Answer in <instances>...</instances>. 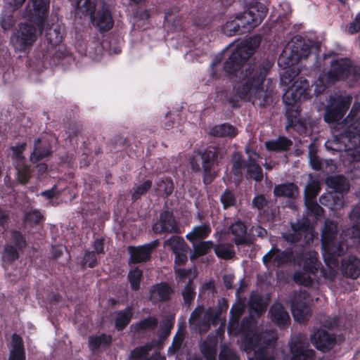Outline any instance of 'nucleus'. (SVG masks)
<instances>
[{
    "instance_id": "nucleus-15",
    "label": "nucleus",
    "mask_w": 360,
    "mask_h": 360,
    "mask_svg": "<svg viewBox=\"0 0 360 360\" xmlns=\"http://www.w3.org/2000/svg\"><path fill=\"white\" fill-rule=\"evenodd\" d=\"M160 245L158 239H155L143 245L129 246L128 250L130 255V261L132 264H139L150 259L151 253Z\"/></svg>"
},
{
    "instance_id": "nucleus-57",
    "label": "nucleus",
    "mask_w": 360,
    "mask_h": 360,
    "mask_svg": "<svg viewBox=\"0 0 360 360\" xmlns=\"http://www.w3.org/2000/svg\"><path fill=\"white\" fill-rule=\"evenodd\" d=\"M286 105V111L285 116L287 118V124H289L293 121L299 120L302 118L300 117V107L297 104L293 105Z\"/></svg>"
},
{
    "instance_id": "nucleus-27",
    "label": "nucleus",
    "mask_w": 360,
    "mask_h": 360,
    "mask_svg": "<svg viewBox=\"0 0 360 360\" xmlns=\"http://www.w3.org/2000/svg\"><path fill=\"white\" fill-rule=\"evenodd\" d=\"M134 314L132 305L117 312L114 319V327L117 331L124 330L130 323Z\"/></svg>"
},
{
    "instance_id": "nucleus-35",
    "label": "nucleus",
    "mask_w": 360,
    "mask_h": 360,
    "mask_svg": "<svg viewBox=\"0 0 360 360\" xmlns=\"http://www.w3.org/2000/svg\"><path fill=\"white\" fill-rule=\"evenodd\" d=\"M210 134L214 137L233 138L238 134V129L229 123L215 125L210 129Z\"/></svg>"
},
{
    "instance_id": "nucleus-5",
    "label": "nucleus",
    "mask_w": 360,
    "mask_h": 360,
    "mask_svg": "<svg viewBox=\"0 0 360 360\" xmlns=\"http://www.w3.org/2000/svg\"><path fill=\"white\" fill-rule=\"evenodd\" d=\"M42 32L33 23L20 22L11 36V44L15 51L28 53L37 39V33Z\"/></svg>"
},
{
    "instance_id": "nucleus-49",
    "label": "nucleus",
    "mask_w": 360,
    "mask_h": 360,
    "mask_svg": "<svg viewBox=\"0 0 360 360\" xmlns=\"http://www.w3.org/2000/svg\"><path fill=\"white\" fill-rule=\"evenodd\" d=\"M153 182L151 180L147 179L142 184L134 186L131 193V199L134 202L141 199V197L146 195L148 191L152 188Z\"/></svg>"
},
{
    "instance_id": "nucleus-36",
    "label": "nucleus",
    "mask_w": 360,
    "mask_h": 360,
    "mask_svg": "<svg viewBox=\"0 0 360 360\" xmlns=\"http://www.w3.org/2000/svg\"><path fill=\"white\" fill-rule=\"evenodd\" d=\"M300 58L295 53H292V49H285L279 56L278 64L283 69H286L297 65L300 61Z\"/></svg>"
},
{
    "instance_id": "nucleus-23",
    "label": "nucleus",
    "mask_w": 360,
    "mask_h": 360,
    "mask_svg": "<svg viewBox=\"0 0 360 360\" xmlns=\"http://www.w3.org/2000/svg\"><path fill=\"white\" fill-rule=\"evenodd\" d=\"M112 340V336L110 334L103 333L99 335H92L89 337V348L92 353H96L100 349L105 351L111 347Z\"/></svg>"
},
{
    "instance_id": "nucleus-41",
    "label": "nucleus",
    "mask_w": 360,
    "mask_h": 360,
    "mask_svg": "<svg viewBox=\"0 0 360 360\" xmlns=\"http://www.w3.org/2000/svg\"><path fill=\"white\" fill-rule=\"evenodd\" d=\"M163 245L165 247H169L172 254L179 251L184 252V249H190L184 238L179 236H172L169 239L164 241Z\"/></svg>"
},
{
    "instance_id": "nucleus-13",
    "label": "nucleus",
    "mask_w": 360,
    "mask_h": 360,
    "mask_svg": "<svg viewBox=\"0 0 360 360\" xmlns=\"http://www.w3.org/2000/svg\"><path fill=\"white\" fill-rule=\"evenodd\" d=\"M153 231L158 233H180L181 230L176 224L173 211L163 210L160 214L159 219L153 224Z\"/></svg>"
},
{
    "instance_id": "nucleus-52",
    "label": "nucleus",
    "mask_w": 360,
    "mask_h": 360,
    "mask_svg": "<svg viewBox=\"0 0 360 360\" xmlns=\"http://www.w3.org/2000/svg\"><path fill=\"white\" fill-rule=\"evenodd\" d=\"M307 214L318 219L323 214V209L317 203L316 200H305Z\"/></svg>"
},
{
    "instance_id": "nucleus-55",
    "label": "nucleus",
    "mask_w": 360,
    "mask_h": 360,
    "mask_svg": "<svg viewBox=\"0 0 360 360\" xmlns=\"http://www.w3.org/2000/svg\"><path fill=\"white\" fill-rule=\"evenodd\" d=\"M152 349L153 345L149 343H146L143 346L137 347L134 349L131 352V357L136 360L142 358H146L144 360H150L149 358L146 357Z\"/></svg>"
},
{
    "instance_id": "nucleus-9",
    "label": "nucleus",
    "mask_w": 360,
    "mask_h": 360,
    "mask_svg": "<svg viewBox=\"0 0 360 360\" xmlns=\"http://www.w3.org/2000/svg\"><path fill=\"white\" fill-rule=\"evenodd\" d=\"M311 85L306 78L298 77L283 96L285 105L298 104L302 100L311 97Z\"/></svg>"
},
{
    "instance_id": "nucleus-32",
    "label": "nucleus",
    "mask_w": 360,
    "mask_h": 360,
    "mask_svg": "<svg viewBox=\"0 0 360 360\" xmlns=\"http://www.w3.org/2000/svg\"><path fill=\"white\" fill-rule=\"evenodd\" d=\"M65 34V29L59 25H52L46 30L45 37L47 43L51 47L60 44Z\"/></svg>"
},
{
    "instance_id": "nucleus-47",
    "label": "nucleus",
    "mask_w": 360,
    "mask_h": 360,
    "mask_svg": "<svg viewBox=\"0 0 360 360\" xmlns=\"http://www.w3.org/2000/svg\"><path fill=\"white\" fill-rule=\"evenodd\" d=\"M318 271L313 274V276H316ZM312 274L309 272H306L304 270L302 271H296L293 274L292 278L294 281L299 284L304 285L305 287H310L314 284L313 278L310 276Z\"/></svg>"
},
{
    "instance_id": "nucleus-58",
    "label": "nucleus",
    "mask_w": 360,
    "mask_h": 360,
    "mask_svg": "<svg viewBox=\"0 0 360 360\" xmlns=\"http://www.w3.org/2000/svg\"><path fill=\"white\" fill-rule=\"evenodd\" d=\"M320 191V186L318 182L312 181L305 188V200H316Z\"/></svg>"
},
{
    "instance_id": "nucleus-44",
    "label": "nucleus",
    "mask_w": 360,
    "mask_h": 360,
    "mask_svg": "<svg viewBox=\"0 0 360 360\" xmlns=\"http://www.w3.org/2000/svg\"><path fill=\"white\" fill-rule=\"evenodd\" d=\"M143 276V271L137 266L129 271L127 279L133 291H138L140 289Z\"/></svg>"
},
{
    "instance_id": "nucleus-14",
    "label": "nucleus",
    "mask_w": 360,
    "mask_h": 360,
    "mask_svg": "<svg viewBox=\"0 0 360 360\" xmlns=\"http://www.w3.org/2000/svg\"><path fill=\"white\" fill-rule=\"evenodd\" d=\"M199 155L202 160L203 182L205 184H210L214 179V176L211 174V171L218 164L219 152L216 148L210 147L204 151H200Z\"/></svg>"
},
{
    "instance_id": "nucleus-39",
    "label": "nucleus",
    "mask_w": 360,
    "mask_h": 360,
    "mask_svg": "<svg viewBox=\"0 0 360 360\" xmlns=\"http://www.w3.org/2000/svg\"><path fill=\"white\" fill-rule=\"evenodd\" d=\"M158 326V319L153 316H149L139 322L131 326V328H134L135 331L143 333L146 330L152 331Z\"/></svg>"
},
{
    "instance_id": "nucleus-63",
    "label": "nucleus",
    "mask_w": 360,
    "mask_h": 360,
    "mask_svg": "<svg viewBox=\"0 0 360 360\" xmlns=\"http://www.w3.org/2000/svg\"><path fill=\"white\" fill-rule=\"evenodd\" d=\"M250 360H275V359L269 354L266 348L260 347L255 352V356L250 358Z\"/></svg>"
},
{
    "instance_id": "nucleus-21",
    "label": "nucleus",
    "mask_w": 360,
    "mask_h": 360,
    "mask_svg": "<svg viewBox=\"0 0 360 360\" xmlns=\"http://www.w3.org/2000/svg\"><path fill=\"white\" fill-rule=\"evenodd\" d=\"M290 353L292 354L290 360H314L315 352L308 348L300 340H295L290 344Z\"/></svg>"
},
{
    "instance_id": "nucleus-54",
    "label": "nucleus",
    "mask_w": 360,
    "mask_h": 360,
    "mask_svg": "<svg viewBox=\"0 0 360 360\" xmlns=\"http://www.w3.org/2000/svg\"><path fill=\"white\" fill-rule=\"evenodd\" d=\"M335 84H332L328 78H326V75L323 72L320 74L319 77L315 82V87L314 89V94L318 96L322 94L328 86L334 85Z\"/></svg>"
},
{
    "instance_id": "nucleus-8",
    "label": "nucleus",
    "mask_w": 360,
    "mask_h": 360,
    "mask_svg": "<svg viewBox=\"0 0 360 360\" xmlns=\"http://www.w3.org/2000/svg\"><path fill=\"white\" fill-rule=\"evenodd\" d=\"M324 73L326 75V78L332 84H335L341 80H346L351 76L354 79L360 77V73L358 72L357 68L347 58L332 60L329 70Z\"/></svg>"
},
{
    "instance_id": "nucleus-10",
    "label": "nucleus",
    "mask_w": 360,
    "mask_h": 360,
    "mask_svg": "<svg viewBox=\"0 0 360 360\" xmlns=\"http://www.w3.org/2000/svg\"><path fill=\"white\" fill-rule=\"evenodd\" d=\"M50 0H29L25 13L29 20L36 25L40 31L44 29L48 18Z\"/></svg>"
},
{
    "instance_id": "nucleus-37",
    "label": "nucleus",
    "mask_w": 360,
    "mask_h": 360,
    "mask_svg": "<svg viewBox=\"0 0 360 360\" xmlns=\"http://www.w3.org/2000/svg\"><path fill=\"white\" fill-rule=\"evenodd\" d=\"M212 232V228L209 222H205L201 225L193 227L192 231L187 233L186 238L193 242L195 240L207 238Z\"/></svg>"
},
{
    "instance_id": "nucleus-34",
    "label": "nucleus",
    "mask_w": 360,
    "mask_h": 360,
    "mask_svg": "<svg viewBox=\"0 0 360 360\" xmlns=\"http://www.w3.org/2000/svg\"><path fill=\"white\" fill-rule=\"evenodd\" d=\"M245 309V304L243 301L240 300L234 303L230 309V317L228 325L229 332L234 328H237L241 316Z\"/></svg>"
},
{
    "instance_id": "nucleus-62",
    "label": "nucleus",
    "mask_w": 360,
    "mask_h": 360,
    "mask_svg": "<svg viewBox=\"0 0 360 360\" xmlns=\"http://www.w3.org/2000/svg\"><path fill=\"white\" fill-rule=\"evenodd\" d=\"M43 219L44 216L37 210L27 212L25 216V221L30 223L32 226L39 224Z\"/></svg>"
},
{
    "instance_id": "nucleus-16",
    "label": "nucleus",
    "mask_w": 360,
    "mask_h": 360,
    "mask_svg": "<svg viewBox=\"0 0 360 360\" xmlns=\"http://www.w3.org/2000/svg\"><path fill=\"white\" fill-rule=\"evenodd\" d=\"M311 341L318 350L326 352L335 346L336 338L333 333L323 329H318L311 335Z\"/></svg>"
},
{
    "instance_id": "nucleus-1",
    "label": "nucleus",
    "mask_w": 360,
    "mask_h": 360,
    "mask_svg": "<svg viewBox=\"0 0 360 360\" xmlns=\"http://www.w3.org/2000/svg\"><path fill=\"white\" fill-rule=\"evenodd\" d=\"M274 61L268 58H254L243 72V83L238 88L241 97H248L254 105L260 108L269 106L274 102L271 91H264V82Z\"/></svg>"
},
{
    "instance_id": "nucleus-2",
    "label": "nucleus",
    "mask_w": 360,
    "mask_h": 360,
    "mask_svg": "<svg viewBox=\"0 0 360 360\" xmlns=\"http://www.w3.org/2000/svg\"><path fill=\"white\" fill-rule=\"evenodd\" d=\"M247 11L238 14L233 20L227 21L221 27L222 32L228 36L243 34L250 32L265 18L268 8L257 0L248 2Z\"/></svg>"
},
{
    "instance_id": "nucleus-4",
    "label": "nucleus",
    "mask_w": 360,
    "mask_h": 360,
    "mask_svg": "<svg viewBox=\"0 0 360 360\" xmlns=\"http://www.w3.org/2000/svg\"><path fill=\"white\" fill-rule=\"evenodd\" d=\"M248 159L245 160L241 153H235L232 158L233 173L236 176H242V170L247 169L245 177L257 182L263 180L264 174L261 166L257 162L259 155L249 148L245 149Z\"/></svg>"
},
{
    "instance_id": "nucleus-26",
    "label": "nucleus",
    "mask_w": 360,
    "mask_h": 360,
    "mask_svg": "<svg viewBox=\"0 0 360 360\" xmlns=\"http://www.w3.org/2000/svg\"><path fill=\"white\" fill-rule=\"evenodd\" d=\"M342 271L347 277L356 279L360 275V259L356 256H348L342 261Z\"/></svg>"
},
{
    "instance_id": "nucleus-33",
    "label": "nucleus",
    "mask_w": 360,
    "mask_h": 360,
    "mask_svg": "<svg viewBox=\"0 0 360 360\" xmlns=\"http://www.w3.org/2000/svg\"><path fill=\"white\" fill-rule=\"evenodd\" d=\"M298 193V187L294 183H285L276 185L274 188V195L276 198H287L294 199Z\"/></svg>"
},
{
    "instance_id": "nucleus-59",
    "label": "nucleus",
    "mask_w": 360,
    "mask_h": 360,
    "mask_svg": "<svg viewBox=\"0 0 360 360\" xmlns=\"http://www.w3.org/2000/svg\"><path fill=\"white\" fill-rule=\"evenodd\" d=\"M269 204V202L264 195L258 194L253 198L251 205L252 208L261 211L265 207H268Z\"/></svg>"
},
{
    "instance_id": "nucleus-64",
    "label": "nucleus",
    "mask_w": 360,
    "mask_h": 360,
    "mask_svg": "<svg viewBox=\"0 0 360 360\" xmlns=\"http://www.w3.org/2000/svg\"><path fill=\"white\" fill-rule=\"evenodd\" d=\"M346 31L351 35L360 32V11L356 15L354 20L347 25Z\"/></svg>"
},
{
    "instance_id": "nucleus-46",
    "label": "nucleus",
    "mask_w": 360,
    "mask_h": 360,
    "mask_svg": "<svg viewBox=\"0 0 360 360\" xmlns=\"http://www.w3.org/2000/svg\"><path fill=\"white\" fill-rule=\"evenodd\" d=\"M308 157L311 168L315 171H320L322 169L321 160L317 155V148L314 142L309 143Z\"/></svg>"
},
{
    "instance_id": "nucleus-43",
    "label": "nucleus",
    "mask_w": 360,
    "mask_h": 360,
    "mask_svg": "<svg viewBox=\"0 0 360 360\" xmlns=\"http://www.w3.org/2000/svg\"><path fill=\"white\" fill-rule=\"evenodd\" d=\"M15 168L17 171V180L18 181L22 184H27L31 176H32V169L30 165H27L24 162H15L14 163Z\"/></svg>"
},
{
    "instance_id": "nucleus-30",
    "label": "nucleus",
    "mask_w": 360,
    "mask_h": 360,
    "mask_svg": "<svg viewBox=\"0 0 360 360\" xmlns=\"http://www.w3.org/2000/svg\"><path fill=\"white\" fill-rule=\"evenodd\" d=\"M292 141L285 136H279L276 139L265 142V147L268 151L282 153L288 151L292 147Z\"/></svg>"
},
{
    "instance_id": "nucleus-24",
    "label": "nucleus",
    "mask_w": 360,
    "mask_h": 360,
    "mask_svg": "<svg viewBox=\"0 0 360 360\" xmlns=\"http://www.w3.org/2000/svg\"><path fill=\"white\" fill-rule=\"evenodd\" d=\"M231 233L234 236L233 242L236 245L250 243L247 237L248 227L245 222L239 219L231 223L229 226Z\"/></svg>"
},
{
    "instance_id": "nucleus-6",
    "label": "nucleus",
    "mask_w": 360,
    "mask_h": 360,
    "mask_svg": "<svg viewBox=\"0 0 360 360\" xmlns=\"http://www.w3.org/2000/svg\"><path fill=\"white\" fill-rule=\"evenodd\" d=\"M77 8L83 9L90 15L93 25L101 33L110 30L114 25L111 11L103 7L96 11V4L93 0H75Z\"/></svg>"
},
{
    "instance_id": "nucleus-50",
    "label": "nucleus",
    "mask_w": 360,
    "mask_h": 360,
    "mask_svg": "<svg viewBox=\"0 0 360 360\" xmlns=\"http://www.w3.org/2000/svg\"><path fill=\"white\" fill-rule=\"evenodd\" d=\"M259 344V339L257 336L254 335H245L242 340V347L244 351L248 354H250L253 352V355L255 356V352L257 351L259 348H257Z\"/></svg>"
},
{
    "instance_id": "nucleus-22",
    "label": "nucleus",
    "mask_w": 360,
    "mask_h": 360,
    "mask_svg": "<svg viewBox=\"0 0 360 360\" xmlns=\"http://www.w3.org/2000/svg\"><path fill=\"white\" fill-rule=\"evenodd\" d=\"M325 147L327 150L332 151L333 155L338 152L354 150L353 155L354 158L359 160V156L357 155V148L352 142L344 141L342 139V133H340L335 140H328L325 143Z\"/></svg>"
},
{
    "instance_id": "nucleus-19",
    "label": "nucleus",
    "mask_w": 360,
    "mask_h": 360,
    "mask_svg": "<svg viewBox=\"0 0 360 360\" xmlns=\"http://www.w3.org/2000/svg\"><path fill=\"white\" fill-rule=\"evenodd\" d=\"M174 294V290L171 285L165 281L155 283L150 289V300L153 302H168Z\"/></svg>"
},
{
    "instance_id": "nucleus-56",
    "label": "nucleus",
    "mask_w": 360,
    "mask_h": 360,
    "mask_svg": "<svg viewBox=\"0 0 360 360\" xmlns=\"http://www.w3.org/2000/svg\"><path fill=\"white\" fill-rule=\"evenodd\" d=\"M17 248L12 245H6L4 248L2 258L5 262L11 263L19 258V253Z\"/></svg>"
},
{
    "instance_id": "nucleus-28",
    "label": "nucleus",
    "mask_w": 360,
    "mask_h": 360,
    "mask_svg": "<svg viewBox=\"0 0 360 360\" xmlns=\"http://www.w3.org/2000/svg\"><path fill=\"white\" fill-rule=\"evenodd\" d=\"M174 184L170 176L158 177L155 183V191L163 198H168L174 192Z\"/></svg>"
},
{
    "instance_id": "nucleus-51",
    "label": "nucleus",
    "mask_w": 360,
    "mask_h": 360,
    "mask_svg": "<svg viewBox=\"0 0 360 360\" xmlns=\"http://www.w3.org/2000/svg\"><path fill=\"white\" fill-rule=\"evenodd\" d=\"M292 129L297 131L300 135L307 136L309 134L308 124L307 120L304 118H300L293 121L286 125V129L289 130Z\"/></svg>"
},
{
    "instance_id": "nucleus-42",
    "label": "nucleus",
    "mask_w": 360,
    "mask_h": 360,
    "mask_svg": "<svg viewBox=\"0 0 360 360\" xmlns=\"http://www.w3.org/2000/svg\"><path fill=\"white\" fill-rule=\"evenodd\" d=\"M326 182L328 186L337 193H342L347 192L349 190L346 178L342 175L328 177Z\"/></svg>"
},
{
    "instance_id": "nucleus-38",
    "label": "nucleus",
    "mask_w": 360,
    "mask_h": 360,
    "mask_svg": "<svg viewBox=\"0 0 360 360\" xmlns=\"http://www.w3.org/2000/svg\"><path fill=\"white\" fill-rule=\"evenodd\" d=\"M213 250L216 256L221 259H231L236 255L233 245L229 243H223L214 245Z\"/></svg>"
},
{
    "instance_id": "nucleus-53",
    "label": "nucleus",
    "mask_w": 360,
    "mask_h": 360,
    "mask_svg": "<svg viewBox=\"0 0 360 360\" xmlns=\"http://www.w3.org/2000/svg\"><path fill=\"white\" fill-rule=\"evenodd\" d=\"M200 352L206 360H216L217 349L215 344L205 341L200 345Z\"/></svg>"
},
{
    "instance_id": "nucleus-48",
    "label": "nucleus",
    "mask_w": 360,
    "mask_h": 360,
    "mask_svg": "<svg viewBox=\"0 0 360 360\" xmlns=\"http://www.w3.org/2000/svg\"><path fill=\"white\" fill-rule=\"evenodd\" d=\"M220 202L224 210L236 206L237 198L235 193L229 188H226L220 196Z\"/></svg>"
},
{
    "instance_id": "nucleus-7",
    "label": "nucleus",
    "mask_w": 360,
    "mask_h": 360,
    "mask_svg": "<svg viewBox=\"0 0 360 360\" xmlns=\"http://www.w3.org/2000/svg\"><path fill=\"white\" fill-rule=\"evenodd\" d=\"M255 49L249 42L238 45L224 63V71L229 76L236 75L253 55Z\"/></svg>"
},
{
    "instance_id": "nucleus-61",
    "label": "nucleus",
    "mask_w": 360,
    "mask_h": 360,
    "mask_svg": "<svg viewBox=\"0 0 360 360\" xmlns=\"http://www.w3.org/2000/svg\"><path fill=\"white\" fill-rule=\"evenodd\" d=\"M96 253L94 251L85 250L83 257V264H87L88 266L91 269L96 267L98 264V260L96 257Z\"/></svg>"
},
{
    "instance_id": "nucleus-12",
    "label": "nucleus",
    "mask_w": 360,
    "mask_h": 360,
    "mask_svg": "<svg viewBox=\"0 0 360 360\" xmlns=\"http://www.w3.org/2000/svg\"><path fill=\"white\" fill-rule=\"evenodd\" d=\"M291 311L294 319L304 321L311 316L309 294L307 290L295 292L290 298Z\"/></svg>"
},
{
    "instance_id": "nucleus-20",
    "label": "nucleus",
    "mask_w": 360,
    "mask_h": 360,
    "mask_svg": "<svg viewBox=\"0 0 360 360\" xmlns=\"http://www.w3.org/2000/svg\"><path fill=\"white\" fill-rule=\"evenodd\" d=\"M337 224L332 220H326L321 235L322 247L326 246V248H328V246H338L339 244H342L337 241Z\"/></svg>"
},
{
    "instance_id": "nucleus-3",
    "label": "nucleus",
    "mask_w": 360,
    "mask_h": 360,
    "mask_svg": "<svg viewBox=\"0 0 360 360\" xmlns=\"http://www.w3.org/2000/svg\"><path fill=\"white\" fill-rule=\"evenodd\" d=\"M275 250L274 264L278 268L293 263L302 266L306 272L314 274L321 266L318 252L307 250L302 245H293L284 250L275 245Z\"/></svg>"
},
{
    "instance_id": "nucleus-11",
    "label": "nucleus",
    "mask_w": 360,
    "mask_h": 360,
    "mask_svg": "<svg viewBox=\"0 0 360 360\" xmlns=\"http://www.w3.org/2000/svg\"><path fill=\"white\" fill-rule=\"evenodd\" d=\"M352 100L350 96H339L335 98L326 108L324 121L328 124L340 121L349 108Z\"/></svg>"
},
{
    "instance_id": "nucleus-17",
    "label": "nucleus",
    "mask_w": 360,
    "mask_h": 360,
    "mask_svg": "<svg viewBox=\"0 0 360 360\" xmlns=\"http://www.w3.org/2000/svg\"><path fill=\"white\" fill-rule=\"evenodd\" d=\"M345 122L348 126L342 132V139L344 141L352 142L357 148V155L360 160V115Z\"/></svg>"
},
{
    "instance_id": "nucleus-29",
    "label": "nucleus",
    "mask_w": 360,
    "mask_h": 360,
    "mask_svg": "<svg viewBox=\"0 0 360 360\" xmlns=\"http://www.w3.org/2000/svg\"><path fill=\"white\" fill-rule=\"evenodd\" d=\"M52 154L51 147L46 143H43L39 138L34 141L33 151L30 155V160L37 163Z\"/></svg>"
},
{
    "instance_id": "nucleus-45",
    "label": "nucleus",
    "mask_w": 360,
    "mask_h": 360,
    "mask_svg": "<svg viewBox=\"0 0 360 360\" xmlns=\"http://www.w3.org/2000/svg\"><path fill=\"white\" fill-rule=\"evenodd\" d=\"M214 245L212 240L200 241L198 243L193 244V253L191 259L207 255L210 250L214 249Z\"/></svg>"
},
{
    "instance_id": "nucleus-60",
    "label": "nucleus",
    "mask_w": 360,
    "mask_h": 360,
    "mask_svg": "<svg viewBox=\"0 0 360 360\" xmlns=\"http://www.w3.org/2000/svg\"><path fill=\"white\" fill-rule=\"evenodd\" d=\"M11 238L15 245L19 250H22L27 245V241L25 236L18 230L11 232Z\"/></svg>"
},
{
    "instance_id": "nucleus-31",
    "label": "nucleus",
    "mask_w": 360,
    "mask_h": 360,
    "mask_svg": "<svg viewBox=\"0 0 360 360\" xmlns=\"http://www.w3.org/2000/svg\"><path fill=\"white\" fill-rule=\"evenodd\" d=\"M323 257L327 266H335L338 263V257L342 256L345 253L342 244L338 246H328V248L322 247Z\"/></svg>"
},
{
    "instance_id": "nucleus-40",
    "label": "nucleus",
    "mask_w": 360,
    "mask_h": 360,
    "mask_svg": "<svg viewBox=\"0 0 360 360\" xmlns=\"http://www.w3.org/2000/svg\"><path fill=\"white\" fill-rule=\"evenodd\" d=\"M195 288L196 285L193 282V279L190 278L181 291L184 305L188 308L191 307L195 298Z\"/></svg>"
},
{
    "instance_id": "nucleus-25",
    "label": "nucleus",
    "mask_w": 360,
    "mask_h": 360,
    "mask_svg": "<svg viewBox=\"0 0 360 360\" xmlns=\"http://www.w3.org/2000/svg\"><path fill=\"white\" fill-rule=\"evenodd\" d=\"M272 322L279 328H286L290 324V317L282 304L273 305L269 309Z\"/></svg>"
},
{
    "instance_id": "nucleus-18",
    "label": "nucleus",
    "mask_w": 360,
    "mask_h": 360,
    "mask_svg": "<svg viewBox=\"0 0 360 360\" xmlns=\"http://www.w3.org/2000/svg\"><path fill=\"white\" fill-rule=\"evenodd\" d=\"M291 49L292 53H297L300 60L306 59L314 50L316 54L320 51V46L314 41L302 37H295Z\"/></svg>"
}]
</instances>
